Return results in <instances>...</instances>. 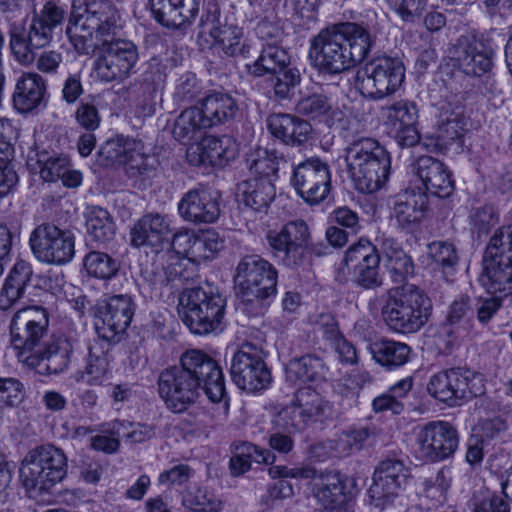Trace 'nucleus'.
I'll list each match as a JSON object with an SVG mask.
<instances>
[{
  "label": "nucleus",
  "instance_id": "f257e3e1",
  "mask_svg": "<svg viewBox=\"0 0 512 512\" xmlns=\"http://www.w3.org/2000/svg\"><path fill=\"white\" fill-rule=\"evenodd\" d=\"M158 393L167 409L182 413L193 405L201 391L213 403L226 397L225 379L220 365L201 350L191 349L180 357L178 366L162 370L157 380Z\"/></svg>",
  "mask_w": 512,
  "mask_h": 512
},
{
  "label": "nucleus",
  "instance_id": "f03ea898",
  "mask_svg": "<svg viewBox=\"0 0 512 512\" xmlns=\"http://www.w3.org/2000/svg\"><path fill=\"white\" fill-rule=\"evenodd\" d=\"M373 41L363 26L340 23L322 29L310 40L309 58L321 74L338 75L361 63Z\"/></svg>",
  "mask_w": 512,
  "mask_h": 512
},
{
  "label": "nucleus",
  "instance_id": "7ed1b4c3",
  "mask_svg": "<svg viewBox=\"0 0 512 512\" xmlns=\"http://www.w3.org/2000/svg\"><path fill=\"white\" fill-rule=\"evenodd\" d=\"M345 161L356 190L372 194L388 181L391 157L387 149L370 137L354 139L345 148Z\"/></svg>",
  "mask_w": 512,
  "mask_h": 512
},
{
  "label": "nucleus",
  "instance_id": "20e7f679",
  "mask_svg": "<svg viewBox=\"0 0 512 512\" xmlns=\"http://www.w3.org/2000/svg\"><path fill=\"white\" fill-rule=\"evenodd\" d=\"M432 304L426 293L413 284H405L387 292L382 317L394 332L412 334L428 321Z\"/></svg>",
  "mask_w": 512,
  "mask_h": 512
},
{
  "label": "nucleus",
  "instance_id": "39448f33",
  "mask_svg": "<svg viewBox=\"0 0 512 512\" xmlns=\"http://www.w3.org/2000/svg\"><path fill=\"white\" fill-rule=\"evenodd\" d=\"M225 298L213 286L186 289L179 298V316L196 335H207L217 330L224 317Z\"/></svg>",
  "mask_w": 512,
  "mask_h": 512
},
{
  "label": "nucleus",
  "instance_id": "423d86ee",
  "mask_svg": "<svg viewBox=\"0 0 512 512\" xmlns=\"http://www.w3.org/2000/svg\"><path fill=\"white\" fill-rule=\"evenodd\" d=\"M64 452L53 445H42L30 450L21 462L20 481L27 491L47 492L67 474Z\"/></svg>",
  "mask_w": 512,
  "mask_h": 512
},
{
  "label": "nucleus",
  "instance_id": "0eeeda50",
  "mask_svg": "<svg viewBox=\"0 0 512 512\" xmlns=\"http://www.w3.org/2000/svg\"><path fill=\"white\" fill-rule=\"evenodd\" d=\"M405 80V66L399 58L380 56L367 62L356 74L355 87L369 100L393 95Z\"/></svg>",
  "mask_w": 512,
  "mask_h": 512
},
{
  "label": "nucleus",
  "instance_id": "6e6552de",
  "mask_svg": "<svg viewBox=\"0 0 512 512\" xmlns=\"http://www.w3.org/2000/svg\"><path fill=\"white\" fill-rule=\"evenodd\" d=\"M482 282L489 293L512 292V225L502 226L490 238L485 251Z\"/></svg>",
  "mask_w": 512,
  "mask_h": 512
},
{
  "label": "nucleus",
  "instance_id": "1a4fd4ad",
  "mask_svg": "<svg viewBox=\"0 0 512 512\" xmlns=\"http://www.w3.org/2000/svg\"><path fill=\"white\" fill-rule=\"evenodd\" d=\"M428 393L450 406L485 393L483 376L468 368L456 367L434 374L427 385Z\"/></svg>",
  "mask_w": 512,
  "mask_h": 512
},
{
  "label": "nucleus",
  "instance_id": "9d476101",
  "mask_svg": "<svg viewBox=\"0 0 512 512\" xmlns=\"http://www.w3.org/2000/svg\"><path fill=\"white\" fill-rule=\"evenodd\" d=\"M49 327L48 310L42 306H28L19 309L10 323L11 343L19 362L24 363L47 335Z\"/></svg>",
  "mask_w": 512,
  "mask_h": 512
},
{
  "label": "nucleus",
  "instance_id": "9b49d317",
  "mask_svg": "<svg viewBox=\"0 0 512 512\" xmlns=\"http://www.w3.org/2000/svg\"><path fill=\"white\" fill-rule=\"evenodd\" d=\"M266 239L274 256L284 266L298 269L309 264L310 231L304 220L290 221L278 232L269 231Z\"/></svg>",
  "mask_w": 512,
  "mask_h": 512
},
{
  "label": "nucleus",
  "instance_id": "f8f14e48",
  "mask_svg": "<svg viewBox=\"0 0 512 512\" xmlns=\"http://www.w3.org/2000/svg\"><path fill=\"white\" fill-rule=\"evenodd\" d=\"M264 351L253 343H243L231 361L230 374L235 385L248 392L267 388L271 372L264 361Z\"/></svg>",
  "mask_w": 512,
  "mask_h": 512
},
{
  "label": "nucleus",
  "instance_id": "ddd939ff",
  "mask_svg": "<svg viewBox=\"0 0 512 512\" xmlns=\"http://www.w3.org/2000/svg\"><path fill=\"white\" fill-rule=\"evenodd\" d=\"M198 28V36H210L213 45L226 56H240L244 59L250 56L251 45L244 38L243 29L226 21L222 22L216 6L209 7L201 16Z\"/></svg>",
  "mask_w": 512,
  "mask_h": 512
},
{
  "label": "nucleus",
  "instance_id": "4468645a",
  "mask_svg": "<svg viewBox=\"0 0 512 512\" xmlns=\"http://www.w3.org/2000/svg\"><path fill=\"white\" fill-rule=\"evenodd\" d=\"M134 315L132 298L126 294L114 295L96 306L94 327L99 338L117 343L130 325Z\"/></svg>",
  "mask_w": 512,
  "mask_h": 512
},
{
  "label": "nucleus",
  "instance_id": "2eb2a0df",
  "mask_svg": "<svg viewBox=\"0 0 512 512\" xmlns=\"http://www.w3.org/2000/svg\"><path fill=\"white\" fill-rule=\"evenodd\" d=\"M29 243L35 257L49 264H66L75 252L72 234L50 223L37 226L30 235Z\"/></svg>",
  "mask_w": 512,
  "mask_h": 512
},
{
  "label": "nucleus",
  "instance_id": "dca6fc26",
  "mask_svg": "<svg viewBox=\"0 0 512 512\" xmlns=\"http://www.w3.org/2000/svg\"><path fill=\"white\" fill-rule=\"evenodd\" d=\"M138 60V48L133 42L111 40L95 61L97 78L103 82L124 81L135 71Z\"/></svg>",
  "mask_w": 512,
  "mask_h": 512
},
{
  "label": "nucleus",
  "instance_id": "f3484780",
  "mask_svg": "<svg viewBox=\"0 0 512 512\" xmlns=\"http://www.w3.org/2000/svg\"><path fill=\"white\" fill-rule=\"evenodd\" d=\"M8 35L9 48L15 60L21 65H30L36 59V51L51 46L56 33L31 16L27 27L11 23Z\"/></svg>",
  "mask_w": 512,
  "mask_h": 512
},
{
  "label": "nucleus",
  "instance_id": "a211bd4d",
  "mask_svg": "<svg viewBox=\"0 0 512 512\" xmlns=\"http://www.w3.org/2000/svg\"><path fill=\"white\" fill-rule=\"evenodd\" d=\"M343 264L352 274V281L365 290L383 285L380 273V256L376 247L366 239H360L345 252Z\"/></svg>",
  "mask_w": 512,
  "mask_h": 512
},
{
  "label": "nucleus",
  "instance_id": "6ab92c4d",
  "mask_svg": "<svg viewBox=\"0 0 512 512\" xmlns=\"http://www.w3.org/2000/svg\"><path fill=\"white\" fill-rule=\"evenodd\" d=\"M291 184L297 194L309 205L323 202L331 190V173L328 164L316 157L299 163L293 170Z\"/></svg>",
  "mask_w": 512,
  "mask_h": 512
},
{
  "label": "nucleus",
  "instance_id": "aec40b11",
  "mask_svg": "<svg viewBox=\"0 0 512 512\" xmlns=\"http://www.w3.org/2000/svg\"><path fill=\"white\" fill-rule=\"evenodd\" d=\"M278 273L276 268L259 255H246L236 267L235 281L248 295L274 296Z\"/></svg>",
  "mask_w": 512,
  "mask_h": 512
},
{
  "label": "nucleus",
  "instance_id": "412c9836",
  "mask_svg": "<svg viewBox=\"0 0 512 512\" xmlns=\"http://www.w3.org/2000/svg\"><path fill=\"white\" fill-rule=\"evenodd\" d=\"M100 153L106 155L108 160L123 165L129 177L149 175L158 164L155 155L145 153L143 143L135 139L107 141Z\"/></svg>",
  "mask_w": 512,
  "mask_h": 512
},
{
  "label": "nucleus",
  "instance_id": "4be33fe9",
  "mask_svg": "<svg viewBox=\"0 0 512 512\" xmlns=\"http://www.w3.org/2000/svg\"><path fill=\"white\" fill-rule=\"evenodd\" d=\"M417 444L422 458L438 462L451 457L458 448L457 429L447 421H431L417 435Z\"/></svg>",
  "mask_w": 512,
  "mask_h": 512
},
{
  "label": "nucleus",
  "instance_id": "5701e85b",
  "mask_svg": "<svg viewBox=\"0 0 512 512\" xmlns=\"http://www.w3.org/2000/svg\"><path fill=\"white\" fill-rule=\"evenodd\" d=\"M409 470L396 459H386L379 463L373 474V483L368 493L376 507H384L398 497L408 485Z\"/></svg>",
  "mask_w": 512,
  "mask_h": 512
},
{
  "label": "nucleus",
  "instance_id": "b1692460",
  "mask_svg": "<svg viewBox=\"0 0 512 512\" xmlns=\"http://www.w3.org/2000/svg\"><path fill=\"white\" fill-rule=\"evenodd\" d=\"M73 344L62 334L52 335L43 346H39L30 356L23 357L27 367L41 375L58 374L65 371L71 361Z\"/></svg>",
  "mask_w": 512,
  "mask_h": 512
},
{
  "label": "nucleus",
  "instance_id": "393cba45",
  "mask_svg": "<svg viewBox=\"0 0 512 512\" xmlns=\"http://www.w3.org/2000/svg\"><path fill=\"white\" fill-rule=\"evenodd\" d=\"M180 216L189 222L214 223L220 216V195L206 188L186 192L178 204Z\"/></svg>",
  "mask_w": 512,
  "mask_h": 512
},
{
  "label": "nucleus",
  "instance_id": "a878e982",
  "mask_svg": "<svg viewBox=\"0 0 512 512\" xmlns=\"http://www.w3.org/2000/svg\"><path fill=\"white\" fill-rule=\"evenodd\" d=\"M28 166L45 182L61 180L62 184L69 188H75L81 183L80 172L70 168L69 159L64 155L50 154L47 151L35 153L29 156Z\"/></svg>",
  "mask_w": 512,
  "mask_h": 512
},
{
  "label": "nucleus",
  "instance_id": "bb28decb",
  "mask_svg": "<svg viewBox=\"0 0 512 512\" xmlns=\"http://www.w3.org/2000/svg\"><path fill=\"white\" fill-rule=\"evenodd\" d=\"M387 124L390 133L402 147H411L418 143L420 137L416 128L418 110L409 101H398L386 108Z\"/></svg>",
  "mask_w": 512,
  "mask_h": 512
},
{
  "label": "nucleus",
  "instance_id": "cd10ccee",
  "mask_svg": "<svg viewBox=\"0 0 512 512\" xmlns=\"http://www.w3.org/2000/svg\"><path fill=\"white\" fill-rule=\"evenodd\" d=\"M413 171L425 190L436 197L447 198L455 189L451 172L441 161L432 156L419 157L413 164Z\"/></svg>",
  "mask_w": 512,
  "mask_h": 512
},
{
  "label": "nucleus",
  "instance_id": "c85d7f7f",
  "mask_svg": "<svg viewBox=\"0 0 512 512\" xmlns=\"http://www.w3.org/2000/svg\"><path fill=\"white\" fill-rule=\"evenodd\" d=\"M429 207L427 193L407 189L394 198L392 218L399 228L412 231L425 217Z\"/></svg>",
  "mask_w": 512,
  "mask_h": 512
},
{
  "label": "nucleus",
  "instance_id": "c756f323",
  "mask_svg": "<svg viewBox=\"0 0 512 512\" xmlns=\"http://www.w3.org/2000/svg\"><path fill=\"white\" fill-rule=\"evenodd\" d=\"M266 123L271 135L287 146L301 147L311 137L310 123L292 114H271Z\"/></svg>",
  "mask_w": 512,
  "mask_h": 512
},
{
  "label": "nucleus",
  "instance_id": "7c9ffc66",
  "mask_svg": "<svg viewBox=\"0 0 512 512\" xmlns=\"http://www.w3.org/2000/svg\"><path fill=\"white\" fill-rule=\"evenodd\" d=\"M97 19L94 16L71 12L65 27V36L79 55H88L98 47L95 35Z\"/></svg>",
  "mask_w": 512,
  "mask_h": 512
},
{
  "label": "nucleus",
  "instance_id": "2f4dec72",
  "mask_svg": "<svg viewBox=\"0 0 512 512\" xmlns=\"http://www.w3.org/2000/svg\"><path fill=\"white\" fill-rule=\"evenodd\" d=\"M459 68L469 76H481L492 67L493 50L479 39L460 41L457 51Z\"/></svg>",
  "mask_w": 512,
  "mask_h": 512
},
{
  "label": "nucleus",
  "instance_id": "473e14b6",
  "mask_svg": "<svg viewBox=\"0 0 512 512\" xmlns=\"http://www.w3.org/2000/svg\"><path fill=\"white\" fill-rule=\"evenodd\" d=\"M293 413L304 425L323 422L332 415V405L320 393L309 387L298 389L294 395Z\"/></svg>",
  "mask_w": 512,
  "mask_h": 512
},
{
  "label": "nucleus",
  "instance_id": "72a5a7b5",
  "mask_svg": "<svg viewBox=\"0 0 512 512\" xmlns=\"http://www.w3.org/2000/svg\"><path fill=\"white\" fill-rule=\"evenodd\" d=\"M329 368L317 355L306 354L291 359L285 366V379L292 385L323 382L327 378Z\"/></svg>",
  "mask_w": 512,
  "mask_h": 512
},
{
  "label": "nucleus",
  "instance_id": "f704fd0d",
  "mask_svg": "<svg viewBox=\"0 0 512 512\" xmlns=\"http://www.w3.org/2000/svg\"><path fill=\"white\" fill-rule=\"evenodd\" d=\"M46 82L37 73L22 74L15 86L13 93V105L21 113L30 112L44 101Z\"/></svg>",
  "mask_w": 512,
  "mask_h": 512
},
{
  "label": "nucleus",
  "instance_id": "c9c22d12",
  "mask_svg": "<svg viewBox=\"0 0 512 512\" xmlns=\"http://www.w3.org/2000/svg\"><path fill=\"white\" fill-rule=\"evenodd\" d=\"M197 150L199 151L197 164L223 166L236 158L238 144L229 136L220 138L209 136L203 139Z\"/></svg>",
  "mask_w": 512,
  "mask_h": 512
},
{
  "label": "nucleus",
  "instance_id": "e433bc0d",
  "mask_svg": "<svg viewBox=\"0 0 512 512\" xmlns=\"http://www.w3.org/2000/svg\"><path fill=\"white\" fill-rule=\"evenodd\" d=\"M290 65V56L281 46L266 43L262 46L258 57L245 65L247 74L254 78H261L269 73L279 72L280 69Z\"/></svg>",
  "mask_w": 512,
  "mask_h": 512
},
{
  "label": "nucleus",
  "instance_id": "4c0bfd02",
  "mask_svg": "<svg viewBox=\"0 0 512 512\" xmlns=\"http://www.w3.org/2000/svg\"><path fill=\"white\" fill-rule=\"evenodd\" d=\"M275 195V185L266 179L250 178L237 186L239 201L254 211L266 209Z\"/></svg>",
  "mask_w": 512,
  "mask_h": 512
},
{
  "label": "nucleus",
  "instance_id": "58836bf2",
  "mask_svg": "<svg viewBox=\"0 0 512 512\" xmlns=\"http://www.w3.org/2000/svg\"><path fill=\"white\" fill-rule=\"evenodd\" d=\"M381 251L393 282L401 283L414 275L415 266L409 255L393 238H383Z\"/></svg>",
  "mask_w": 512,
  "mask_h": 512
},
{
  "label": "nucleus",
  "instance_id": "ea45409f",
  "mask_svg": "<svg viewBox=\"0 0 512 512\" xmlns=\"http://www.w3.org/2000/svg\"><path fill=\"white\" fill-rule=\"evenodd\" d=\"M169 232V223L163 215H144L131 230V244L156 246Z\"/></svg>",
  "mask_w": 512,
  "mask_h": 512
},
{
  "label": "nucleus",
  "instance_id": "a19ab883",
  "mask_svg": "<svg viewBox=\"0 0 512 512\" xmlns=\"http://www.w3.org/2000/svg\"><path fill=\"white\" fill-rule=\"evenodd\" d=\"M200 108L210 128L232 120L238 112L236 100L225 93H213L206 96L202 100Z\"/></svg>",
  "mask_w": 512,
  "mask_h": 512
},
{
  "label": "nucleus",
  "instance_id": "79ce46f5",
  "mask_svg": "<svg viewBox=\"0 0 512 512\" xmlns=\"http://www.w3.org/2000/svg\"><path fill=\"white\" fill-rule=\"evenodd\" d=\"M271 478H281L270 489L269 494L273 499L289 498L294 494L293 486L286 481L292 479H315L316 470L310 466L288 467L284 465L271 466L268 469Z\"/></svg>",
  "mask_w": 512,
  "mask_h": 512
},
{
  "label": "nucleus",
  "instance_id": "37998d69",
  "mask_svg": "<svg viewBox=\"0 0 512 512\" xmlns=\"http://www.w3.org/2000/svg\"><path fill=\"white\" fill-rule=\"evenodd\" d=\"M210 128L200 106L185 109L174 123L173 136L182 143H189L201 137Z\"/></svg>",
  "mask_w": 512,
  "mask_h": 512
},
{
  "label": "nucleus",
  "instance_id": "c03bdc74",
  "mask_svg": "<svg viewBox=\"0 0 512 512\" xmlns=\"http://www.w3.org/2000/svg\"><path fill=\"white\" fill-rule=\"evenodd\" d=\"M372 358L387 369H395L406 364L409 360L411 348L394 340H378L369 346Z\"/></svg>",
  "mask_w": 512,
  "mask_h": 512
},
{
  "label": "nucleus",
  "instance_id": "a18cd8bd",
  "mask_svg": "<svg viewBox=\"0 0 512 512\" xmlns=\"http://www.w3.org/2000/svg\"><path fill=\"white\" fill-rule=\"evenodd\" d=\"M109 343L104 345L100 341H94L89 347V355L83 378L90 385L102 384L110 374V355L108 352Z\"/></svg>",
  "mask_w": 512,
  "mask_h": 512
},
{
  "label": "nucleus",
  "instance_id": "49530a36",
  "mask_svg": "<svg viewBox=\"0 0 512 512\" xmlns=\"http://www.w3.org/2000/svg\"><path fill=\"white\" fill-rule=\"evenodd\" d=\"M314 496L327 510H333L345 500L344 484L338 474L321 475L314 483Z\"/></svg>",
  "mask_w": 512,
  "mask_h": 512
},
{
  "label": "nucleus",
  "instance_id": "de8ad7c7",
  "mask_svg": "<svg viewBox=\"0 0 512 512\" xmlns=\"http://www.w3.org/2000/svg\"><path fill=\"white\" fill-rule=\"evenodd\" d=\"M473 316L472 308L468 297H461L455 300L448 311L445 332L449 337L459 338L468 334Z\"/></svg>",
  "mask_w": 512,
  "mask_h": 512
},
{
  "label": "nucleus",
  "instance_id": "09e8293b",
  "mask_svg": "<svg viewBox=\"0 0 512 512\" xmlns=\"http://www.w3.org/2000/svg\"><path fill=\"white\" fill-rule=\"evenodd\" d=\"M286 163L282 153L276 150H258L255 155L247 159L249 170L255 175V179H266L274 184L280 163Z\"/></svg>",
  "mask_w": 512,
  "mask_h": 512
},
{
  "label": "nucleus",
  "instance_id": "8fccbe9b",
  "mask_svg": "<svg viewBox=\"0 0 512 512\" xmlns=\"http://www.w3.org/2000/svg\"><path fill=\"white\" fill-rule=\"evenodd\" d=\"M86 228L89 236L98 243L112 240L115 234V226L109 212L98 206L88 210Z\"/></svg>",
  "mask_w": 512,
  "mask_h": 512
},
{
  "label": "nucleus",
  "instance_id": "3c124183",
  "mask_svg": "<svg viewBox=\"0 0 512 512\" xmlns=\"http://www.w3.org/2000/svg\"><path fill=\"white\" fill-rule=\"evenodd\" d=\"M174 0H149L151 11L157 22L168 28H180L189 20Z\"/></svg>",
  "mask_w": 512,
  "mask_h": 512
},
{
  "label": "nucleus",
  "instance_id": "603ef678",
  "mask_svg": "<svg viewBox=\"0 0 512 512\" xmlns=\"http://www.w3.org/2000/svg\"><path fill=\"white\" fill-rule=\"evenodd\" d=\"M84 267L90 276L107 280L118 273L120 262L107 253L91 251L84 258Z\"/></svg>",
  "mask_w": 512,
  "mask_h": 512
},
{
  "label": "nucleus",
  "instance_id": "864d4df0",
  "mask_svg": "<svg viewBox=\"0 0 512 512\" xmlns=\"http://www.w3.org/2000/svg\"><path fill=\"white\" fill-rule=\"evenodd\" d=\"M223 248V241L219 234L213 229H207L195 233L192 245V262L201 263L211 259Z\"/></svg>",
  "mask_w": 512,
  "mask_h": 512
},
{
  "label": "nucleus",
  "instance_id": "5fc2aeb1",
  "mask_svg": "<svg viewBox=\"0 0 512 512\" xmlns=\"http://www.w3.org/2000/svg\"><path fill=\"white\" fill-rule=\"evenodd\" d=\"M296 110L308 118L325 120L333 116L335 112L330 99L323 94H312L300 99Z\"/></svg>",
  "mask_w": 512,
  "mask_h": 512
},
{
  "label": "nucleus",
  "instance_id": "6e6d98bb",
  "mask_svg": "<svg viewBox=\"0 0 512 512\" xmlns=\"http://www.w3.org/2000/svg\"><path fill=\"white\" fill-rule=\"evenodd\" d=\"M270 85L274 96L277 99H288L292 95V91L301 82V73L296 67L287 66L280 69L279 72L269 73Z\"/></svg>",
  "mask_w": 512,
  "mask_h": 512
},
{
  "label": "nucleus",
  "instance_id": "4d7b16f0",
  "mask_svg": "<svg viewBox=\"0 0 512 512\" xmlns=\"http://www.w3.org/2000/svg\"><path fill=\"white\" fill-rule=\"evenodd\" d=\"M31 16L55 33L69 17L67 5L59 0H47L39 10H33Z\"/></svg>",
  "mask_w": 512,
  "mask_h": 512
},
{
  "label": "nucleus",
  "instance_id": "13d9d810",
  "mask_svg": "<svg viewBox=\"0 0 512 512\" xmlns=\"http://www.w3.org/2000/svg\"><path fill=\"white\" fill-rule=\"evenodd\" d=\"M13 153L11 143H0V198L7 196L18 182V176L10 163Z\"/></svg>",
  "mask_w": 512,
  "mask_h": 512
},
{
  "label": "nucleus",
  "instance_id": "bf43d9fd",
  "mask_svg": "<svg viewBox=\"0 0 512 512\" xmlns=\"http://www.w3.org/2000/svg\"><path fill=\"white\" fill-rule=\"evenodd\" d=\"M184 505L194 512H218L221 501L214 494L203 488L190 491L183 499Z\"/></svg>",
  "mask_w": 512,
  "mask_h": 512
},
{
  "label": "nucleus",
  "instance_id": "052dcab7",
  "mask_svg": "<svg viewBox=\"0 0 512 512\" xmlns=\"http://www.w3.org/2000/svg\"><path fill=\"white\" fill-rule=\"evenodd\" d=\"M450 470L440 469L434 477L426 479L423 483L426 496L439 502L445 500L446 493L451 486Z\"/></svg>",
  "mask_w": 512,
  "mask_h": 512
},
{
  "label": "nucleus",
  "instance_id": "680f3d73",
  "mask_svg": "<svg viewBox=\"0 0 512 512\" xmlns=\"http://www.w3.org/2000/svg\"><path fill=\"white\" fill-rule=\"evenodd\" d=\"M429 255L433 261L443 268H452L458 262V255L451 243L437 241L429 244Z\"/></svg>",
  "mask_w": 512,
  "mask_h": 512
},
{
  "label": "nucleus",
  "instance_id": "e2e57ef3",
  "mask_svg": "<svg viewBox=\"0 0 512 512\" xmlns=\"http://www.w3.org/2000/svg\"><path fill=\"white\" fill-rule=\"evenodd\" d=\"M464 118L459 114H451L442 120L439 126L438 138L444 143L460 139L466 131Z\"/></svg>",
  "mask_w": 512,
  "mask_h": 512
},
{
  "label": "nucleus",
  "instance_id": "0e129e2a",
  "mask_svg": "<svg viewBox=\"0 0 512 512\" xmlns=\"http://www.w3.org/2000/svg\"><path fill=\"white\" fill-rule=\"evenodd\" d=\"M234 455L243 456L244 458H248L259 464H272L276 459L275 455L271 451L259 448L249 442L235 444Z\"/></svg>",
  "mask_w": 512,
  "mask_h": 512
},
{
  "label": "nucleus",
  "instance_id": "69168bd1",
  "mask_svg": "<svg viewBox=\"0 0 512 512\" xmlns=\"http://www.w3.org/2000/svg\"><path fill=\"white\" fill-rule=\"evenodd\" d=\"M389 7L403 20L412 21L420 16L427 5V0H386Z\"/></svg>",
  "mask_w": 512,
  "mask_h": 512
},
{
  "label": "nucleus",
  "instance_id": "338daca9",
  "mask_svg": "<svg viewBox=\"0 0 512 512\" xmlns=\"http://www.w3.org/2000/svg\"><path fill=\"white\" fill-rule=\"evenodd\" d=\"M22 384L16 378L0 377V408L14 406L21 400Z\"/></svg>",
  "mask_w": 512,
  "mask_h": 512
},
{
  "label": "nucleus",
  "instance_id": "774afa93",
  "mask_svg": "<svg viewBox=\"0 0 512 512\" xmlns=\"http://www.w3.org/2000/svg\"><path fill=\"white\" fill-rule=\"evenodd\" d=\"M200 93V86L194 74L186 73L177 81L174 96L181 102H191Z\"/></svg>",
  "mask_w": 512,
  "mask_h": 512
}]
</instances>
